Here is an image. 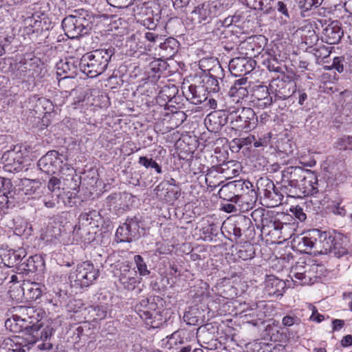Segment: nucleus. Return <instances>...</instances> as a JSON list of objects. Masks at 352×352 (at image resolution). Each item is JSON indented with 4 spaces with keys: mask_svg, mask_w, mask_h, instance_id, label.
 <instances>
[{
    "mask_svg": "<svg viewBox=\"0 0 352 352\" xmlns=\"http://www.w3.org/2000/svg\"><path fill=\"white\" fill-rule=\"evenodd\" d=\"M113 50L99 49L84 54L79 61L80 71L90 78L102 74L113 54Z\"/></svg>",
    "mask_w": 352,
    "mask_h": 352,
    "instance_id": "f257e3e1",
    "label": "nucleus"
},
{
    "mask_svg": "<svg viewBox=\"0 0 352 352\" xmlns=\"http://www.w3.org/2000/svg\"><path fill=\"white\" fill-rule=\"evenodd\" d=\"M252 187V183L249 181H234L222 187L220 190V195L221 197L227 192H232L234 194L233 197L224 199L238 204L239 206L244 203L249 204L250 202H254L253 198L255 199L256 197V193Z\"/></svg>",
    "mask_w": 352,
    "mask_h": 352,
    "instance_id": "f03ea898",
    "label": "nucleus"
},
{
    "mask_svg": "<svg viewBox=\"0 0 352 352\" xmlns=\"http://www.w3.org/2000/svg\"><path fill=\"white\" fill-rule=\"evenodd\" d=\"M229 118L233 127L241 129H251L256 126L257 117L252 109L237 108L230 111Z\"/></svg>",
    "mask_w": 352,
    "mask_h": 352,
    "instance_id": "7ed1b4c3",
    "label": "nucleus"
},
{
    "mask_svg": "<svg viewBox=\"0 0 352 352\" xmlns=\"http://www.w3.org/2000/svg\"><path fill=\"white\" fill-rule=\"evenodd\" d=\"M10 294L12 298L18 300L23 298L27 301H32L41 296L42 289L38 283L24 280L21 286L13 285L10 287Z\"/></svg>",
    "mask_w": 352,
    "mask_h": 352,
    "instance_id": "20e7f679",
    "label": "nucleus"
},
{
    "mask_svg": "<svg viewBox=\"0 0 352 352\" xmlns=\"http://www.w3.org/2000/svg\"><path fill=\"white\" fill-rule=\"evenodd\" d=\"M65 34L71 38L87 34L90 30L89 21L83 16L70 15L62 21Z\"/></svg>",
    "mask_w": 352,
    "mask_h": 352,
    "instance_id": "39448f33",
    "label": "nucleus"
},
{
    "mask_svg": "<svg viewBox=\"0 0 352 352\" xmlns=\"http://www.w3.org/2000/svg\"><path fill=\"white\" fill-rule=\"evenodd\" d=\"M99 270L89 261L82 262L76 267L74 274L72 276L76 285L81 287H88L99 276Z\"/></svg>",
    "mask_w": 352,
    "mask_h": 352,
    "instance_id": "423d86ee",
    "label": "nucleus"
},
{
    "mask_svg": "<svg viewBox=\"0 0 352 352\" xmlns=\"http://www.w3.org/2000/svg\"><path fill=\"white\" fill-rule=\"evenodd\" d=\"M218 10L217 3L204 2L194 8L190 14V19L195 25H205L210 23L217 16Z\"/></svg>",
    "mask_w": 352,
    "mask_h": 352,
    "instance_id": "0eeeda50",
    "label": "nucleus"
},
{
    "mask_svg": "<svg viewBox=\"0 0 352 352\" xmlns=\"http://www.w3.org/2000/svg\"><path fill=\"white\" fill-rule=\"evenodd\" d=\"M317 265H305L298 263L290 270V276L293 281L299 285H312L316 281Z\"/></svg>",
    "mask_w": 352,
    "mask_h": 352,
    "instance_id": "6e6552de",
    "label": "nucleus"
},
{
    "mask_svg": "<svg viewBox=\"0 0 352 352\" xmlns=\"http://www.w3.org/2000/svg\"><path fill=\"white\" fill-rule=\"evenodd\" d=\"M20 314L24 316L30 330L38 331L43 327L42 320L45 313L42 309L33 307H23L20 308Z\"/></svg>",
    "mask_w": 352,
    "mask_h": 352,
    "instance_id": "1a4fd4ad",
    "label": "nucleus"
},
{
    "mask_svg": "<svg viewBox=\"0 0 352 352\" xmlns=\"http://www.w3.org/2000/svg\"><path fill=\"white\" fill-rule=\"evenodd\" d=\"M20 314L24 316L30 330L38 331L43 327L42 320L45 313L42 309L33 307H23L20 308Z\"/></svg>",
    "mask_w": 352,
    "mask_h": 352,
    "instance_id": "9d476101",
    "label": "nucleus"
},
{
    "mask_svg": "<svg viewBox=\"0 0 352 352\" xmlns=\"http://www.w3.org/2000/svg\"><path fill=\"white\" fill-rule=\"evenodd\" d=\"M62 163L59 153L56 151H50L38 160V166L42 171L51 175L60 170Z\"/></svg>",
    "mask_w": 352,
    "mask_h": 352,
    "instance_id": "9b49d317",
    "label": "nucleus"
},
{
    "mask_svg": "<svg viewBox=\"0 0 352 352\" xmlns=\"http://www.w3.org/2000/svg\"><path fill=\"white\" fill-rule=\"evenodd\" d=\"M1 160L4 165L3 168L6 171L19 172L23 168V155L20 151H16V148L5 152Z\"/></svg>",
    "mask_w": 352,
    "mask_h": 352,
    "instance_id": "f8f14e48",
    "label": "nucleus"
},
{
    "mask_svg": "<svg viewBox=\"0 0 352 352\" xmlns=\"http://www.w3.org/2000/svg\"><path fill=\"white\" fill-rule=\"evenodd\" d=\"M255 62L247 57H236L229 63V70L234 76H243L250 73L254 68Z\"/></svg>",
    "mask_w": 352,
    "mask_h": 352,
    "instance_id": "ddd939ff",
    "label": "nucleus"
},
{
    "mask_svg": "<svg viewBox=\"0 0 352 352\" xmlns=\"http://www.w3.org/2000/svg\"><path fill=\"white\" fill-rule=\"evenodd\" d=\"M183 94L194 104H199L208 99L206 88L203 85H190L187 88L183 87Z\"/></svg>",
    "mask_w": 352,
    "mask_h": 352,
    "instance_id": "4468645a",
    "label": "nucleus"
},
{
    "mask_svg": "<svg viewBox=\"0 0 352 352\" xmlns=\"http://www.w3.org/2000/svg\"><path fill=\"white\" fill-rule=\"evenodd\" d=\"M283 177L287 178L291 182L297 184L299 182L309 179L314 177L313 174L308 170L298 166H289L283 172Z\"/></svg>",
    "mask_w": 352,
    "mask_h": 352,
    "instance_id": "2eb2a0df",
    "label": "nucleus"
},
{
    "mask_svg": "<svg viewBox=\"0 0 352 352\" xmlns=\"http://www.w3.org/2000/svg\"><path fill=\"white\" fill-rule=\"evenodd\" d=\"M155 303H150L148 298H144L135 305V310L143 320L153 325L151 320L155 314Z\"/></svg>",
    "mask_w": 352,
    "mask_h": 352,
    "instance_id": "dca6fc26",
    "label": "nucleus"
},
{
    "mask_svg": "<svg viewBox=\"0 0 352 352\" xmlns=\"http://www.w3.org/2000/svg\"><path fill=\"white\" fill-rule=\"evenodd\" d=\"M228 119H230L229 116H226L221 111H214L208 115L205 119V124L208 130L217 132L227 123Z\"/></svg>",
    "mask_w": 352,
    "mask_h": 352,
    "instance_id": "f3484780",
    "label": "nucleus"
},
{
    "mask_svg": "<svg viewBox=\"0 0 352 352\" xmlns=\"http://www.w3.org/2000/svg\"><path fill=\"white\" fill-rule=\"evenodd\" d=\"M120 280L124 287L133 289L137 283H140V278L137 276V272L130 270V266L127 263H122L120 267Z\"/></svg>",
    "mask_w": 352,
    "mask_h": 352,
    "instance_id": "a211bd4d",
    "label": "nucleus"
},
{
    "mask_svg": "<svg viewBox=\"0 0 352 352\" xmlns=\"http://www.w3.org/2000/svg\"><path fill=\"white\" fill-rule=\"evenodd\" d=\"M135 230L138 227L137 222L133 219L127 220L122 226H120L116 230V237L117 242H132L135 239V234L131 231V227Z\"/></svg>",
    "mask_w": 352,
    "mask_h": 352,
    "instance_id": "6ab92c4d",
    "label": "nucleus"
},
{
    "mask_svg": "<svg viewBox=\"0 0 352 352\" xmlns=\"http://www.w3.org/2000/svg\"><path fill=\"white\" fill-rule=\"evenodd\" d=\"M285 283L274 276H270L265 281V292L270 296H282L285 292Z\"/></svg>",
    "mask_w": 352,
    "mask_h": 352,
    "instance_id": "aec40b11",
    "label": "nucleus"
},
{
    "mask_svg": "<svg viewBox=\"0 0 352 352\" xmlns=\"http://www.w3.org/2000/svg\"><path fill=\"white\" fill-rule=\"evenodd\" d=\"M285 78L289 79V77L284 76L280 80L278 77L277 79L272 81V83L270 85L272 89H274V84L276 85L277 87V88L274 89L276 96L283 100L289 98L294 92L293 90H291V84H286V80Z\"/></svg>",
    "mask_w": 352,
    "mask_h": 352,
    "instance_id": "412c9836",
    "label": "nucleus"
},
{
    "mask_svg": "<svg viewBox=\"0 0 352 352\" xmlns=\"http://www.w3.org/2000/svg\"><path fill=\"white\" fill-rule=\"evenodd\" d=\"M326 42L329 44H336L341 39L343 32L337 23L332 22L323 30Z\"/></svg>",
    "mask_w": 352,
    "mask_h": 352,
    "instance_id": "4be33fe9",
    "label": "nucleus"
},
{
    "mask_svg": "<svg viewBox=\"0 0 352 352\" xmlns=\"http://www.w3.org/2000/svg\"><path fill=\"white\" fill-rule=\"evenodd\" d=\"M246 83L247 80L245 79H239L235 81L229 91V95L231 97L235 98L234 100L237 102H239L241 99H243L248 96V90L247 87L244 86Z\"/></svg>",
    "mask_w": 352,
    "mask_h": 352,
    "instance_id": "5701e85b",
    "label": "nucleus"
},
{
    "mask_svg": "<svg viewBox=\"0 0 352 352\" xmlns=\"http://www.w3.org/2000/svg\"><path fill=\"white\" fill-rule=\"evenodd\" d=\"M15 228L14 233L15 235L21 237V240L28 239L32 234V228L30 223L22 218L14 219Z\"/></svg>",
    "mask_w": 352,
    "mask_h": 352,
    "instance_id": "b1692460",
    "label": "nucleus"
},
{
    "mask_svg": "<svg viewBox=\"0 0 352 352\" xmlns=\"http://www.w3.org/2000/svg\"><path fill=\"white\" fill-rule=\"evenodd\" d=\"M25 256V254L23 250L14 251L12 250H9L3 255H1L4 265L9 267L19 263Z\"/></svg>",
    "mask_w": 352,
    "mask_h": 352,
    "instance_id": "393cba45",
    "label": "nucleus"
},
{
    "mask_svg": "<svg viewBox=\"0 0 352 352\" xmlns=\"http://www.w3.org/2000/svg\"><path fill=\"white\" fill-rule=\"evenodd\" d=\"M178 45L177 41L171 37L166 38L164 42L160 41V48L162 56L166 58L172 57L177 52Z\"/></svg>",
    "mask_w": 352,
    "mask_h": 352,
    "instance_id": "a878e982",
    "label": "nucleus"
},
{
    "mask_svg": "<svg viewBox=\"0 0 352 352\" xmlns=\"http://www.w3.org/2000/svg\"><path fill=\"white\" fill-rule=\"evenodd\" d=\"M28 323L26 320H24V316L23 314L21 315L15 314L12 318H9L6 321V326L10 327V330L12 331H18L21 329H26L29 330Z\"/></svg>",
    "mask_w": 352,
    "mask_h": 352,
    "instance_id": "bb28decb",
    "label": "nucleus"
},
{
    "mask_svg": "<svg viewBox=\"0 0 352 352\" xmlns=\"http://www.w3.org/2000/svg\"><path fill=\"white\" fill-rule=\"evenodd\" d=\"M199 65L204 72H208L210 76H212V72L221 71V65L218 60L214 58H202L199 61Z\"/></svg>",
    "mask_w": 352,
    "mask_h": 352,
    "instance_id": "cd10ccee",
    "label": "nucleus"
},
{
    "mask_svg": "<svg viewBox=\"0 0 352 352\" xmlns=\"http://www.w3.org/2000/svg\"><path fill=\"white\" fill-rule=\"evenodd\" d=\"M232 248L237 250V256L243 260L251 258L254 254V248L252 243H236Z\"/></svg>",
    "mask_w": 352,
    "mask_h": 352,
    "instance_id": "c85d7f7f",
    "label": "nucleus"
},
{
    "mask_svg": "<svg viewBox=\"0 0 352 352\" xmlns=\"http://www.w3.org/2000/svg\"><path fill=\"white\" fill-rule=\"evenodd\" d=\"M345 240H347L346 236L336 230H332L328 232L320 231L318 241L324 242L325 241H329V242H340Z\"/></svg>",
    "mask_w": 352,
    "mask_h": 352,
    "instance_id": "c756f323",
    "label": "nucleus"
},
{
    "mask_svg": "<svg viewBox=\"0 0 352 352\" xmlns=\"http://www.w3.org/2000/svg\"><path fill=\"white\" fill-rule=\"evenodd\" d=\"M272 0H245L246 5L254 10H262L265 13H269L271 10Z\"/></svg>",
    "mask_w": 352,
    "mask_h": 352,
    "instance_id": "7c9ffc66",
    "label": "nucleus"
},
{
    "mask_svg": "<svg viewBox=\"0 0 352 352\" xmlns=\"http://www.w3.org/2000/svg\"><path fill=\"white\" fill-rule=\"evenodd\" d=\"M327 247L322 254H329L336 257H341L347 252L346 249L343 247L342 243H326Z\"/></svg>",
    "mask_w": 352,
    "mask_h": 352,
    "instance_id": "2f4dec72",
    "label": "nucleus"
},
{
    "mask_svg": "<svg viewBox=\"0 0 352 352\" xmlns=\"http://www.w3.org/2000/svg\"><path fill=\"white\" fill-rule=\"evenodd\" d=\"M66 74L68 76H73L76 73V67L73 62L66 60L60 61L57 64V74Z\"/></svg>",
    "mask_w": 352,
    "mask_h": 352,
    "instance_id": "473e14b6",
    "label": "nucleus"
},
{
    "mask_svg": "<svg viewBox=\"0 0 352 352\" xmlns=\"http://www.w3.org/2000/svg\"><path fill=\"white\" fill-rule=\"evenodd\" d=\"M6 346H8L7 349L3 346H0V352H25V346L21 345V344L18 342H15L12 340L7 341Z\"/></svg>",
    "mask_w": 352,
    "mask_h": 352,
    "instance_id": "72a5a7b5",
    "label": "nucleus"
},
{
    "mask_svg": "<svg viewBox=\"0 0 352 352\" xmlns=\"http://www.w3.org/2000/svg\"><path fill=\"white\" fill-rule=\"evenodd\" d=\"M134 262L136 265L137 272L140 276H146L149 275L150 271L144 261V258L140 255H135L133 258Z\"/></svg>",
    "mask_w": 352,
    "mask_h": 352,
    "instance_id": "f704fd0d",
    "label": "nucleus"
},
{
    "mask_svg": "<svg viewBox=\"0 0 352 352\" xmlns=\"http://www.w3.org/2000/svg\"><path fill=\"white\" fill-rule=\"evenodd\" d=\"M35 107L36 108V111L47 113L52 109L53 105L50 100L45 98H41L37 100Z\"/></svg>",
    "mask_w": 352,
    "mask_h": 352,
    "instance_id": "c9c22d12",
    "label": "nucleus"
},
{
    "mask_svg": "<svg viewBox=\"0 0 352 352\" xmlns=\"http://www.w3.org/2000/svg\"><path fill=\"white\" fill-rule=\"evenodd\" d=\"M138 163L146 168H155L156 172L159 174L162 173L161 167L152 158H148L144 156H141L139 158Z\"/></svg>",
    "mask_w": 352,
    "mask_h": 352,
    "instance_id": "e433bc0d",
    "label": "nucleus"
},
{
    "mask_svg": "<svg viewBox=\"0 0 352 352\" xmlns=\"http://www.w3.org/2000/svg\"><path fill=\"white\" fill-rule=\"evenodd\" d=\"M335 147L342 151L352 149V136H343L338 139Z\"/></svg>",
    "mask_w": 352,
    "mask_h": 352,
    "instance_id": "4c0bfd02",
    "label": "nucleus"
},
{
    "mask_svg": "<svg viewBox=\"0 0 352 352\" xmlns=\"http://www.w3.org/2000/svg\"><path fill=\"white\" fill-rule=\"evenodd\" d=\"M323 0H299L300 7L305 10H311L313 7L317 8L319 6Z\"/></svg>",
    "mask_w": 352,
    "mask_h": 352,
    "instance_id": "58836bf2",
    "label": "nucleus"
},
{
    "mask_svg": "<svg viewBox=\"0 0 352 352\" xmlns=\"http://www.w3.org/2000/svg\"><path fill=\"white\" fill-rule=\"evenodd\" d=\"M267 67L270 72H274L276 73L284 72L283 67L276 59L269 60L267 63Z\"/></svg>",
    "mask_w": 352,
    "mask_h": 352,
    "instance_id": "ea45409f",
    "label": "nucleus"
},
{
    "mask_svg": "<svg viewBox=\"0 0 352 352\" xmlns=\"http://www.w3.org/2000/svg\"><path fill=\"white\" fill-rule=\"evenodd\" d=\"M254 104L261 109H265L270 107L272 104V96H267L263 98H260L259 100H253Z\"/></svg>",
    "mask_w": 352,
    "mask_h": 352,
    "instance_id": "a19ab883",
    "label": "nucleus"
},
{
    "mask_svg": "<svg viewBox=\"0 0 352 352\" xmlns=\"http://www.w3.org/2000/svg\"><path fill=\"white\" fill-rule=\"evenodd\" d=\"M11 186L10 179L0 177V196H6Z\"/></svg>",
    "mask_w": 352,
    "mask_h": 352,
    "instance_id": "79ce46f5",
    "label": "nucleus"
},
{
    "mask_svg": "<svg viewBox=\"0 0 352 352\" xmlns=\"http://www.w3.org/2000/svg\"><path fill=\"white\" fill-rule=\"evenodd\" d=\"M108 3L115 8H124L128 7L133 0H107Z\"/></svg>",
    "mask_w": 352,
    "mask_h": 352,
    "instance_id": "37998d69",
    "label": "nucleus"
},
{
    "mask_svg": "<svg viewBox=\"0 0 352 352\" xmlns=\"http://www.w3.org/2000/svg\"><path fill=\"white\" fill-rule=\"evenodd\" d=\"M309 308L312 311L310 320L316 322H321L324 320V316L318 313L316 307L312 305H309Z\"/></svg>",
    "mask_w": 352,
    "mask_h": 352,
    "instance_id": "c03bdc74",
    "label": "nucleus"
},
{
    "mask_svg": "<svg viewBox=\"0 0 352 352\" xmlns=\"http://www.w3.org/2000/svg\"><path fill=\"white\" fill-rule=\"evenodd\" d=\"M271 136L270 133H266L263 135V137H259L258 140H256L255 138L254 146L256 148L260 147V146H265L267 145L270 140Z\"/></svg>",
    "mask_w": 352,
    "mask_h": 352,
    "instance_id": "a18cd8bd",
    "label": "nucleus"
},
{
    "mask_svg": "<svg viewBox=\"0 0 352 352\" xmlns=\"http://www.w3.org/2000/svg\"><path fill=\"white\" fill-rule=\"evenodd\" d=\"M254 100H259L261 98H263L267 96H270V95L267 88L266 87L261 86L254 91Z\"/></svg>",
    "mask_w": 352,
    "mask_h": 352,
    "instance_id": "49530a36",
    "label": "nucleus"
},
{
    "mask_svg": "<svg viewBox=\"0 0 352 352\" xmlns=\"http://www.w3.org/2000/svg\"><path fill=\"white\" fill-rule=\"evenodd\" d=\"M290 211L295 216V217L300 221H304L307 218V216L303 212L302 208L298 206L291 208Z\"/></svg>",
    "mask_w": 352,
    "mask_h": 352,
    "instance_id": "de8ad7c7",
    "label": "nucleus"
},
{
    "mask_svg": "<svg viewBox=\"0 0 352 352\" xmlns=\"http://www.w3.org/2000/svg\"><path fill=\"white\" fill-rule=\"evenodd\" d=\"M332 212L336 215L344 217L346 215V210L344 206H340V202L333 201L331 206Z\"/></svg>",
    "mask_w": 352,
    "mask_h": 352,
    "instance_id": "09e8293b",
    "label": "nucleus"
},
{
    "mask_svg": "<svg viewBox=\"0 0 352 352\" xmlns=\"http://www.w3.org/2000/svg\"><path fill=\"white\" fill-rule=\"evenodd\" d=\"M145 38L153 43H160V41H162L163 40L162 37L161 35L158 34H156L153 32H147L145 33Z\"/></svg>",
    "mask_w": 352,
    "mask_h": 352,
    "instance_id": "8fccbe9b",
    "label": "nucleus"
},
{
    "mask_svg": "<svg viewBox=\"0 0 352 352\" xmlns=\"http://www.w3.org/2000/svg\"><path fill=\"white\" fill-rule=\"evenodd\" d=\"M36 259L38 261L39 258L36 256H30L27 261V269L28 272H34L37 270V266H36Z\"/></svg>",
    "mask_w": 352,
    "mask_h": 352,
    "instance_id": "3c124183",
    "label": "nucleus"
},
{
    "mask_svg": "<svg viewBox=\"0 0 352 352\" xmlns=\"http://www.w3.org/2000/svg\"><path fill=\"white\" fill-rule=\"evenodd\" d=\"M60 179L55 177H53L50 179V181L48 182L47 188L50 191L53 192L55 190L60 188Z\"/></svg>",
    "mask_w": 352,
    "mask_h": 352,
    "instance_id": "603ef678",
    "label": "nucleus"
},
{
    "mask_svg": "<svg viewBox=\"0 0 352 352\" xmlns=\"http://www.w3.org/2000/svg\"><path fill=\"white\" fill-rule=\"evenodd\" d=\"M186 118V115L183 111H177L171 116L172 120H177L179 123H176L177 125H179L184 122Z\"/></svg>",
    "mask_w": 352,
    "mask_h": 352,
    "instance_id": "864d4df0",
    "label": "nucleus"
},
{
    "mask_svg": "<svg viewBox=\"0 0 352 352\" xmlns=\"http://www.w3.org/2000/svg\"><path fill=\"white\" fill-rule=\"evenodd\" d=\"M320 230H319L318 229H313L312 230H310L309 232V242H314L313 240L315 241H318V239L319 235H320ZM307 236L302 238L303 242H307Z\"/></svg>",
    "mask_w": 352,
    "mask_h": 352,
    "instance_id": "5fc2aeb1",
    "label": "nucleus"
},
{
    "mask_svg": "<svg viewBox=\"0 0 352 352\" xmlns=\"http://www.w3.org/2000/svg\"><path fill=\"white\" fill-rule=\"evenodd\" d=\"M92 219V217L89 213H82L79 217V223L82 226H88L91 224L90 220Z\"/></svg>",
    "mask_w": 352,
    "mask_h": 352,
    "instance_id": "6e6d98bb",
    "label": "nucleus"
},
{
    "mask_svg": "<svg viewBox=\"0 0 352 352\" xmlns=\"http://www.w3.org/2000/svg\"><path fill=\"white\" fill-rule=\"evenodd\" d=\"M53 329L49 326H47L41 332V339L43 341H46L52 335Z\"/></svg>",
    "mask_w": 352,
    "mask_h": 352,
    "instance_id": "4d7b16f0",
    "label": "nucleus"
},
{
    "mask_svg": "<svg viewBox=\"0 0 352 352\" xmlns=\"http://www.w3.org/2000/svg\"><path fill=\"white\" fill-rule=\"evenodd\" d=\"M276 9L279 12L282 13L286 18H289V14L287 12V6L283 2H277Z\"/></svg>",
    "mask_w": 352,
    "mask_h": 352,
    "instance_id": "13d9d810",
    "label": "nucleus"
},
{
    "mask_svg": "<svg viewBox=\"0 0 352 352\" xmlns=\"http://www.w3.org/2000/svg\"><path fill=\"white\" fill-rule=\"evenodd\" d=\"M14 69H17V73L16 74V76H19V78H21L23 76H25V69L26 67H23V65L21 63V62L19 63H16L14 65Z\"/></svg>",
    "mask_w": 352,
    "mask_h": 352,
    "instance_id": "bf43d9fd",
    "label": "nucleus"
},
{
    "mask_svg": "<svg viewBox=\"0 0 352 352\" xmlns=\"http://www.w3.org/2000/svg\"><path fill=\"white\" fill-rule=\"evenodd\" d=\"M190 0H173V6L176 9L183 8L186 7Z\"/></svg>",
    "mask_w": 352,
    "mask_h": 352,
    "instance_id": "052dcab7",
    "label": "nucleus"
},
{
    "mask_svg": "<svg viewBox=\"0 0 352 352\" xmlns=\"http://www.w3.org/2000/svg\"><path fill=\"white\" fill-rule=\"evenodd\" d=\"M344 325V321L340 319H335L332 321V329L333 331H339Z\"/></svg>",
    "mask_w": 352,
    "mask_h": 352,
    "instance_id": "680f3d73",
    "label": "nucleus"
},
{
    "mask_svg": "<svg viewBox=\"0 0 352 352\" xmlns=\"http://www.w3.org/2000/svg\"><path fill=\"white\" fill-rule=\"evenodd\" d=\"M255 140V136L250 135L245 138H241L239 140L241 146L251 144L254 143Z\"/></svg>",
    "mask_w": 352,
    "mask_h": 352,
    "instance_id": "e2e57ef3",
    "label": "nucleus"
},
{
    "mask_svg": "<svg viewBox=\"0 0 352 352\" xmlns=\"http://www.w3.org/2000/svg\"><path fill=\"white\" fill-rule=\"evenodd\" d=\"M341 345L343 347H347L352 345V336L346 335L341 340Z\"/></svg>",
    "mask_w": 352,
    "mask_h": 352,
    "instance_id": "0e129e2a",
    "label": "nucleus"
},
{
    "mask_svg": "<svg viewBox=\"0 0 352 352\" xmlns=\"http://www.w3.org/2000/svg\"><path fill=\"white\" fill-rule=\"evenodd\" d=\"M283 324L285 327H291L295 322V318L294 317L287 316L283 318Z\"/></svg>",
    "mask_w": 352,
    "mask_h": 352,
    "instance_id": "69168bd1",
    "label": "nucleus"
},
{
    "mask_svg": "<svg viewBox=\"0 0 352 352\" xmlns=\"http://www.w3.org/2000/svg\"><path fill=\"white\" fill-rule=\"evenodd\" d=\"M333 66L340 73L342 72L344 70L343 65L340 63V60L338 57L333 59Z\"/></svg>",
    "mask_w": 352,
    "mask_h": 352,
    "instance_id": "338daca9",
    "label": "nucleus"
},
{
    "mask_svg": "<svg viewBox=\"0 0 352 352\" xmlns=\"http://www.w3.org/2000/svg\"><path fill=\"white\" fill-rule=\"evenodd\" d=\"M223 208L226 212L228 213L236 212L238 210L236 208V206L232 204H226L223 205Z\"/></svg>",
    "mask_w": 352,
    "mask_h": 352,
    "instance_id": "774afa93",
    "label": "nucleus"
}]
</instances>
